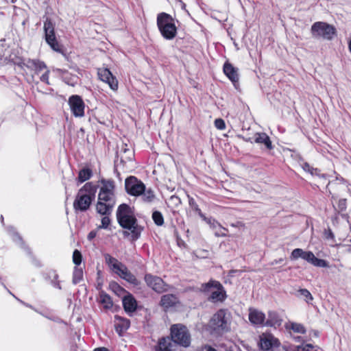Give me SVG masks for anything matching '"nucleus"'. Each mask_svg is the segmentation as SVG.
I'll list each match as a JSON object with an SVG mask.
<instances>
[{
    "instance_id": "nucleus-52",
    "label": "nucleus",
    "mask_w": 351,
    "mask_h": 351,
    "mask_svg": "<svg viewBox=\"0 0 351 351\" xmlns=\"http://www.w3.org/2000/svg\"><path fill=\"white\" fill-rule=\"evenodd\" d=\"M24 304H25L26 306H28V307H29V308H33L32 306H30V305H29V304H25V303H24Z\"/></svg>"
},
{
    "instance_id": "nucleus-6",
    "label": "nucleus",
    "mask_w": 351,
    "mask_h": 351,
    "mask_svg": "<svg viewBox=\"0 0 351 351\" xmlns=\"http://www.w3.org/2000/svg\"><path fill=\"white\" fill-rule=\"evenodd\" d=\"M104 258L106 263L113 273L131 284H137V279L135 276L130 271L124 264L110 256L109 254H106L104 255Z\"/></svg>"
},
{
    "instance_id": "nucleus-43",
    "label": "nucleus",
    "mask_w": 351,
    "mask_h": 351,
    "mask_svg": "<svg viewBox=\"0 0 351 351\" xmlns=\"http://www.w3.org/2000/svg\"><path fill=\"white\" fill-rule=\"evenodd\" d=\"M189 204L197 213L195 208L197 206L199 208V207L193 198L189 199Z\"/></svg>"
},
{
    "instance_id": "nucleus-26",
    "label": "nucleus",
    "mask_w": 351,
    "mask_h": 351,
    "mask_svg": "<svg viewBox=\"0 0 351 351\" xmlns=\"http://www.w3.org/2000/svg\"><path fill=\"white\" fill-rule=\"evenodd\" d=\"M177 298L173 295H165L161 298V305L164 308L173 306L177 302Z\"/></svg>"
},
{
    "instance_id": "nucleus-46",
    "label": "nucleus",
    "mask_w": 351,
    "mask_h": 351,
    "mask_svg": "<svg viewBox=\"0 0 351 351\" xmlns=\"http://www.w3.org/2000/svg\"><path fill=\"white\" fill-rule=\"evenodd\" d=\"M53 286L55 287L58 288V289H61V287H60V283L58 282H54Z\"/></svg>"
},
{
    "instance_id": "nucleus-21",
    "label": "nucleus",
    "mask_w": 351,
    "mask_h": 351,
    "mask_svg": "<svg viewBox=\"0 0 351 351\" xmlns=\"http://www.w3.org/2000/svg\"><path fill=\"white\" fill-rule=\"evenodd\" d=\"M124 310L127 313H133L137 307V302L132 294L127 293L122 298Z\"/></svg>"
},
{
    "instance_id": "nucleus-31",
    "label": "nucleus",
    "mask_w": 351,
    "mask_h": 351,
    "mask_svg": "<svg viewBox=\"0 0 351 351\" xmlns=\"http://www.w3.org/2000/svg\"><path fill=\"white\" fill-rule=\"evenodd\" d=\"M110 287L112 291L119 296L123 297L128 293L123 288L114 282L110 285Z\"/></svg>"
},
{
    "instance_id": "nucleus-16",
    "label": "nucleus",
    "mask_w": 351,
    "mask_h": 351,
    "mask_svg": "<svg viewBox=\"0 0 351 351\" xmlns=\"http://www.w3.org/2000/svg\"><path fill=\"white\" fill-rule=\"evenodd\" d=\"M145 280L149 287L158 293H162L167 290V285L160 277L146 274Z\"/></svg>"
},
{
    "instance_id": "nucleus-24",
    "label": "nucleus",
    "mask_w": 351,
    "mask_h": 351,
    "mask_svg": "<svg viewBox=\"0 0 351 351\" xmlns=\"http://www.w3.org/2000/svg\"><path fill=\"white\" fill-rule=\"evenodd\" d=\"M114 326L117 332L119 334L127 330L130 327V321L128 319L123 318L116 315L114 320Z\"/></svg>"
},
{
    "instance_id": "nucleus-18",
    "label": "nucleus",
    "mask_w": 351,
    "mask_h": 351,
    "mask_svg": "<svg viewBox=\"0 0 351 351\" xmlns=\"http://www.w3.org/2000/svg\"><path fill=\"white\" fill-rule=\"evenodd\" d=\"M97 73L99 78L108 84L110 88H117L118 82L108 69H99Z\"/></svg>"
},
{
    "instance_id": "nucleus-13",
    "label": "nucleus",
    "mask_w": 351,
    "mask_h": 351,
    "mask_svg": "<svg viewBox=\"0 0 351 351\" xmlns=\"http://www.w3.org/2000/svg\"><path fill=\"white\" fill-rule=\"evenodd\" d=\"M145 184L136 178L130 176L125 181L127 193L133 196H139L145 191Z\"/></svg>"
},
{
    "instance_id": "nucleus-49",
    "label": "nucleus",
    "mask_w": 351,
    "mask_h": 351,
    "mask_svg": "<svg viewBox=\"0 0 351 351\" xmlns=\"http://www.w3.org/2000/svg\"><path fill=\"white\" fill-rule=\"evenodd\" d=\"M4 1H6L7 3H9V2L14 3L15 2V0H4Z\"/></svg>"
},
{
    "instance_id": "nucleus-48",
    "label": "nucleus",
    "mask_w": 351,
    "mask_h": 351,
    "mask_svg": "<svg viewBox=\"0 0 351 351\" xmlns=\"http://www.w3.org/2000/svg\"><path fill=\"white\" fill-rule=\"evenodd\" d=\"M243 139H244L245 141H247V142H251V143L252 142V138H243Z\"/></svg>"
},
{
    "instance_id": "nucleus-17",
    "label": "nucleus",
    "mask_w": 351,
    "mask_h": 351,
    "mask_svg": "<svg viewBox=\"0 0 351 351\" xmlns=\"http://www.w3.org/2000/svg\"><path fill=\"white\" fill-rule=\"evenodd\" d=\"M223 71L224 74L232 82L233 86L237 88L239 80L238 69L233 66L231 63L226 62L223 64Z\"/></svg>"
},
{
    "instance_id": "nucleus-38",
    "label": "nucleus",
    "mask_w": 351,
    "mask_h": 351,
    "mask_svg": "<svg viewBox=\"0 0 351 351\" xmlns=\"http://www.w3.org/2000/svg\"><path fill=\"white\" fill-rule=\"evenodd\" d=\"M110 223V220L108 217L105 216L101 219V224L99 226V228H104L106 229L108 228Z\"/></svg>"
},
{
    "instance_id": "nucleus-8",
    "label": "nucleus",
    "mask_w": 351,
    "mask_h": 351,
    "mask_svg": "<svg viewBox=\"0 0 351 351\" xmlns=\"http://www.w3.org/2000/svg\"><path fill=\"white\" fill-rule=\"evenodd\" d=\"M311 32L313 38L327 40H331L337 34L336 28L332 25L322 21L314 23L311 25Z\"/></svg>"
},
{
    "instance_id": "nucleus-5",
    "label": "nucleus",
    "mask_w": 351,
    "mask_h": 351,
    "mask_svg": "<svg viewBox=\"0 0 351 351\" xmlns=\"http://www.w3.org/2000/svg\"><path fill=\"white\" fill-rule=\"evenodd\" d=\"M156 24L162 36L168 40H173L177 35V27L174 19L166 12L157 15Z\"/></svg>"
},
{
    "instance_id": "nucleus-12",
    "label": "nucleus",
    "mask_w": 351,
    "mask_h": 351,
    "mask_svg": "<svg viewBox=\"0 0 351 351\" xmlns=\"http://www.w3.org/2000/svg\"><path fill=\"white\" fill-rule=\"evenodd\" d=\"M258 345L261 350L274 351L280 343L272 334L265 332L260 335Z\"/></svg>"
},
{
    "instance_id": "nucleus-53",
    "label": "nucleus",
    "mask_w": 351,
    "mask_h": 351,
    "mask_svg": "<svg viewBox=\"0 0 351 351\" xmlns=\"http://www.w3.org/2000/svg\"><path fill=\"white\" fill-rule=\"evenodd\" d=\"M1 222L3 223V217L2 215L1 216Z\"/></svg>"
},
{
    "instance_id": "nucleus-15",
    "label": "nucleus",
    "mask_w": 351,
    "mask_h": 351,
    "mask_svg": "<svg viewBox=\"0 0 351 351\" xmlns=\"http://www.w3.org/2000/svg\"><path fill=\"white\" fill-rule=\"evenodd\" d=\"M195 210L197 211L199 216L207 223L209 225L210 228H212L215 231V234L217 237H226V232L227 230L222 227L221 225L215 219L206 217L201 211L199 208L197 206Z\"/></svg>"
},
{
    "instance_id": "nucleus-50",
    "label": "nucleus",
    "mask_w": 351,
    "mask_h": 351,
    "mask_svg": "<svg viewBox=\"0 0 351 351\" xmlns=\"http://www.w3.org/2000/svg\"><path fill=\"white\" fill-rule=\"evenodd\" d=\"M207 351H216V350L215 349L210 348L207 350Z\"/></svg>"
},
{
    "instance_id": "nucleus-20",
    "label": "nucleus",
    "mask_w": 351,
    "mask_h": 351,
    "mask_svg": "<svg viewBox=\"0 0 351 351\" xmlns=\"http://www.w3.org/2000/svg\"><path fill=\"white\" fill-rule=\"evenodd\" d=\"M302 259L305 260L315 267L323 268L329 267L328 263L326 261L315 257L314 254L310 251L304 252Z\"/></svg>"
},
{
    "instance_id": "nucleus-29",
    "label": "nucleus",
    "mask_w": 351,
    "mask_h": 351,
    "mask_svg": "<svg viewBox=\"0 0 351 351\" xmlns=\"http://www.w3.org/2000/svg\"><path fill=\"white\" fill-rule=\"evenodd\" d=\"M92 175V171L88 168H84L80 171L78 174V180L80 182L88 180Z\"/></svg>"
},
{
    "instance_id": "nucleus-32",
    "label": "nucleus",
    "mask_w": 351,
    "mask_h": 351,
    "mask_svg": "<svg viewBox=\"0 0 351 351\" xmlns=\"http://www.w3.org/2000/svg\"><path fill=\"white\" fill-rule=\"evenodd\" d=\"M300 295L304 298V300L308 303L311 304L313 300V297L310 291L306 289H300L298 291Z\"/></svg>"
},
{
    "instance_id": "nucleus-19",
    "label": "nucleus",
    "mask_w": 351,
    "mask_h": 351,
    "mask_svg": "<svg viewBox=\"0 0 351 351\" xmlns=\"http://www.w3.org/2000/svg\"><path fill=\"white\" fill-rule=\"evenodd\" d=\"M248 317L250 322L253 325H265V315L256 308H249Z\"/></svg>"
},
{
    "instance_id": "nucleus-42",
    "label": "nucleus",
    "mask_w": 351,
    "mask_h": 351,
    "mask_svg": "<svg viewBox=\"0 0 351 351\" xmlns=\"http://www.w3.org/2000/svg\"><path fill=\"white\" fill-rule=\"evenodd\" d=\"M96 235H97V232L95 230H93L88 233V234L87 236V239L89 241H91L96 237Z\"/></svg>"
},
{
    "instance_id": "nucleus-25",
    "label": "nucleus",
    "mask_w": 351,
    "mask_h": 351,
    "mask_svg": "<svg viewBox=\"0 0 351 351\" xmlns=\"http://www.w3.org/2000/svg\"><path fill=\"white\" fill-rule=\"evenodd\" d=\"M282 324V319L279 317L278 314L274 311H270L268 313V318L265 322V325L267 326L277 328Z\"/></svg>"
},
{
    "instance_id": "nucleus-33",
    "label": "nucleus",
    "mask_w": 351,
    "mask_h": 351,
    "mask_svg": "<svg viewBox=\"0 0 351 351\" xmlns=\"http://www.w3.org/2000/svg\"><path fill=\"white\" fill-rule=\"evenodd\" d=\"M289 328L297 333L304 334L306 332V329L304 326L299 323H290Z\"/></svg>"
},
{
    "instance_id": "nucleus-14",
    "label": "nucleus",
    "mask_w": 351,
    "mask_h": 351,
    "mask_svg": "<svg viewBox=\"0 0 351 351\" xmlns=\"http://www.w3.org/2000/svg\"><path fill=\"white\" fill-rule=\"evenodd\" d=\"M68 104L71 111L75 117H83L84 116L85 105L81 97L72 95L69 98Z\"/></svg>"
},
{
    "instance_id": "nucleus-28",
    "label": "nucleus",
    "mask_w": 351,
    "mask_h": 351,
    "mask_svg": "<svg viewBox=\"0 0 351 351\" xmlns=\"http://www.w3.org/2000/svg\"><path fill=\"white\" fill-rule=\"evenodd\" d=\"M99 301L105 308L109 309L112 306V301L110 297L104 292H101L99 294Z\"/></svg>"
},
{
    "instance_id": "nucleus-23",
    "label": "nucleus",
    "mask_w": 351,
    "mask_h": 351,
    "mask_svg": "<svg viewBox=\"0 0 351 351\" xmlns=\"http://www.w3.org/2000/svg\"><path fill=\"white\" fill-rule=\"evenodd\" d=\"M253 140L256 143L263 144L268 149H271L273 147L270 138L266 133H256Z\"/></svg>"
},
{
    "instance_id": "nucleus-1",
    "label": "nucleus",
    "mask_w": 351,
    "mask_h": 351,
    "mask_svg": "<svg viewBox=\"0 0 351 351\" xmlns=\"http://www.w3.org/2000/svg\"><path fill=\"white\" fill-rule=\"evenodd\" d=\"M101 186L98 194L96 209L98 213L106 215L111 213L115 205L114 182L112 180H101Z\"/></svg>"
},
{
    "instance_id": "nucleus-41",
    "label": "nucleus",
    "mask_w": 351,
    "mask_h": 351,
    "mask_svg": "<svg viewBox=\"0 0 351 351\" xmlns=\"http://www.w3.org/2000/svg\"><path fill=\"white\" fill-rule=\"evenodd\" d=\"M302 169L304 171L309 172L312 175L314 174V171H317L316 169H314L313 168H312L308 163H304L302 165Z\"/></svg>"
},
{
    "instance_id": "nucleus-34",
    "label": "nucleus",
    "mask_w": 351,
    "mask_h": 351,
    "mask_svg": "<svg viewBox=\"0 0 351 351\" xmlns=\"http://www.w3.org/2000/svg\"><path fill=\"white\" fill-rule=\"evenodd\" d=\"M152 219L157 226H162L164 223L162 215L159 211L153 213Z\"/></svg>"
},
{
    "instance_id": "nucleus-44",
    "label": "nucleus",
    "mask_w": 351,
    "mask_h": 351,
    "mask_svg": "<svg viewBox=\"0 0 351 351\" xmlns=\"http://www.w3.org/2000/svg\"><path fill=\"white\" fill-rule=\"evenodd\" d=\"M11 232L13 233V240L14 241H21V237L12 228H11Z\"/></svg>"
},
{
    "instance_id": "nucleus-40",
    "label": "nucleus",
    "mask_w": 351,
    "mask_h": 351,
    "mask_svg": "<svg viewBox=\"0 0 351 351\" xmlns=\"http://www.w3.org/2000/svg\"><path fill=\"white\" fill-rule=\"evenodd\" d=\"M324 237L327 240H331L332 241H335V235L332 230L330 229L325 231Z\"/></svg>"
},
{
    "instance_id": "nucleus-2",
    "label": "nucleus",
    "mask_w": 351,
    "mask_h": 351,
    "mask_svg": "<svg viewBox=\"0 0 351 351\" xmlns=\"http://www.w3.org/2000/svg\"><path fill=\"white\" fill-rule=\"evenodd\" d=\"M117 217L120 226L130 231H125L124 235H131L133 240H136L141 235L142 228L137 224L132 208L127 204H121L117 211Z\"/></svg>"
},
{
    "instance_id": "nucleus-35",
    "label": "nucleus",
    "mask_w": 351,
    "mask_h": 351,
    "mask_svg": "<svg viewBox=\"0 0 351 351\" xmlns=\"http://www.w3.org/2000/svg\"><path fill=\"white\" fill-rule=\"evenodd\" d=\"M82 260V256L81 252L79 250H75L73 254V262L75 265V267H78L81 264Z\"/></svg>"
},
{
    "instance_id": "nucleus-30",
    "label": "nucleus",
    "mask_w": 351,
    "mask_h": 351,
    "mask_svg": "<svg viewBox=\"0 0 351 351\" xmlns=\"http://www.w3.org/2000/svg\"><path fill=\"white\" fill-rule=\"evenodd\" d=\"M141 195H142L143 200L146 202H152L155 198L154 193L151 189H146L145 188V191Z\"/></svg>"
},
{
    "instance_id": "nucleus-7",
    "label": "nucleus",
    "mask_w": 351,
    "mask_h": 351,
    "mask_svg": "<svg viewBox=\"0 0 351 351\" xmlns=\"http://www.w3.org/2000/svg\"><path fill=\"white\" fill-rule=\"evenodd\" d=\"M230 315L225 310L221 309L213 315L209 322V327L217 334L227 332L230 329Z\"/></svg>"
},
{
    "instance_id": "nucleus-11",
    "label": "nucleus",
    "mask_w": 351,
    "mask_h": 351,
    "mask_svg": "<svg viewBox=\"0 0 351 351\" xmlns=\"http://www.w3.org/2000/svg\"><path fill=\"white\" fill-rule=\"evenodd\" d=\"M45 39L51 48L58 52L61 51V47L58 43L55 34V25L52 21L47 18L44 22Z\"/></svg>"
},
{
    "instance_id": "nucleus-36",
    "label": "nucleus",
    "mask_w": 351,
    "mask_h": 351,
    "mask_svg": "<svg viewBox=\"0 0 351 351\" xmlns=\"http://www.w3.org/2000/svg\"><path fill=\"white\" fill-rule=\"evenodd\" d=\"M304 252L302 249L300 248H296L293 250L291 254V259H298L299 258H302Z\"/></svg>"
},
{
    "instance_id": "nucleus-10",
    "label": "nucleus",
    "mask_w": 351,
    "mask_h": 351,
    "mask_svg": "<svg viewBox=\"0 0 351 351\" xmlns=\"http://www.w3.org/2000/svg\"><path fill=\"white\" fill-rule=\"evenodd\" d=\"M171 339L175 344L188 347L191 343V337L186 326L181 324H174L171 328Z\"/></svg>"
},
{
    "instance_id": "nucleus-47",
    "label": "nucleus",
    "mask_w": 351,
    "mask_h": 351,
    "mask_svg": "<svg viewBox=\"0 0 351 351\" xmlns=\"http://www.w3.org/2000/svg\"><path fill=\"white\" fill-rule=\"evenodd\" d=\"M283 260L280 258L279 261H275L272 264H278L280 262H282Z\"/></svg>"
},
{
    "instance_id": "nucleus-37",
    "label": "nucleus",
    "mask_w": 351,
    "mask_h": 351,
    "mask_svg": "<svg viewBox=\"0 0 351 351\" xmlns=\"http://www.w3.org/2000/svg\"><path fill=\"white\" fill-rule=\"evenodd\" d=\"M215 126L218 130H223L226 128V123L222 119H217L215 121Z\"/></svg>"
},
{
    "instance_id": "nucleus-9",
    "label": "nucleus",
    "mask_w": 351,
    "mask_h": 351,
    "mask_svg": "<svg viewBox=\"0 0 351 351\" xmlns=\"http://www.w3.org/2000/svg\"><path fill=\"white\" fill-rule=\"evenodd\" d=\"M201 290L210 293L209 300L213 302H222L226 297L223 286L216 280H210L208 282L203 284Z\"/></svg>"
},
{
    "instance_id": "nucleus-22",
    "label": "nucleus",
    "mask_w": 351,
    "mask_h": 351,
    "mask_svg": "<svg viewBox=\"0 0 351 351\" xmlns=\"http://www.w3.org/2000/svg\"><path fill=\"white\" fill-rule=\"evenodd\" d=\"M176 345L169 337H162L158 341L157 351H173Z\"/></svg>"
},
{
    "instance_id": "nucleus-39",
    "label": "nucleus",
    "mask_w": 351,
    "mask_h": 351,
    "mask_svg": "<svg viewBox=\"0 0 351 351\" xmlns=\"http://www.w3.org/2000/svg\"><path fill=\"white\" fill-rule=\"evenodd\" d=\"M338 209L340 212L344 211L346 209V199H340L338 202Z\"/></svg>"
},
{
    "instance_id": "nucleus-3",
    "label": "nucleus",
    "mask_w": 351,
    "mask_h": 351,
    "mask_svg": "<svg viewBox=\"0 0 351 351\" xmlns=\"http://www.w3.org/2000/svg\"><path fill=\"white\" fill-rule=\"evenodd\" d=\"M14 64L18 66L21 69H27L29 71H34L36 73L38 74L43 71L44 73L40 77V79L42 82H45L46 84L49 85V73L45 63L43 61H40L37 59H30V58H17L14 61Z\"/></svg>"
},
{
    "instance_id": "nucleus-51",
    "label": "nucleus",
    "mask_w": 351,
    "mask_h": 351,
    "mask_svg": "<svg viewBox=\"0 0 351 351\" xmlns=\"http://www.w3.org/2000/svg\"><path fill=\"white\" fill-rule=\"evenodd\" d=\"M68 84L73 86L75 85V82H73L72 83Z\"/></svg>"
},
{
    "instance_id": "nucleus-45",
    "label": "nucleus",
    "mask_w": 351,
    "mask_h": 351,
    "mask_svg": "<svg viewBox=\"0 0 351 351\" xmlns=\"http://www.w3.org/2000/svg\"><path fill=\"white\" fill-rule=\"evenodd\" d=\"M93 351H109V350L104 347H100L95 348Z\"/></svg>"
},
{
    "instance_id": "nucleus-4",
    "label": "nucleus",
    "mask_w": 351,
    "mask_h": 351,
    "mask_svg": "<svg viewBox=\"0 0 351 351\" xmlns=\"http://www.w3.org/2000/svg\"><path fill=\"white\" fill-rule=\"evenodd\" d=\"M96 186L91 182L86 183L81 188L73 202L75 210L80 211H86L88 209L93 199L95 197Z\"/></svg>"
},
{
    "instance_id": "nucleus-27",
    "label": "nucleus",
    "mask_w": 351,
    "mask_h": 351,
    "mask_svg": "<svg viewBox=\"0 0 351 351\" xmlns=\"http://www.w3.org/2000/svg\"><path fill=\"white\" fill-rule=\"evenodd\" d=\"M83 269L79 267H75L73 273V283L77 285L83 280Z\"/></svg>"
}]
</instances>
